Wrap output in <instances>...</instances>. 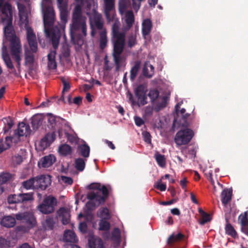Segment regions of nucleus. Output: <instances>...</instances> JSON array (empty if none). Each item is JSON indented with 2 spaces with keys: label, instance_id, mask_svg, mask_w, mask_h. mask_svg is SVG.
Segmentation results:
<instances>
[{
  "label": "nucleus",
  "instance_id": "nucleus-5",
  "mask_svg": "<svg viewBox=\"0 0 248 248\" xmlns=\"http://www.w3.org/2000/svg\"><path fill=\"white\" fill-rule=\"evenodd\" d=\"M57 203V199L55 197L51 196H46L38 206L37 209L43 214H51L54 212Z\"/></svg>",
  "mask_w": 248,
  "mask_h": 248
},
{
  "label": "nucleus",
  "instance_id": "nucleus-35",
  "mask_svg": "<svg viewBox=\"0 0 248 248\" xmlns=\"http://www.w3.org/2000/svg\"><path fill=\"white\" fill-rule=\"evenodd\" d=\"M140 67V62L137 61L135 62L134 65L132 67L130 71V78L132 81H133L137 77L138 72Z\"/></svg>",
  "mask_w": 248,
  "mask_h": 248
},
{
  "label": "nucleus",
  "instance_id": "nucleus-51",
  "mask_svg": "<svg viewBox=\"0 0 248 248\" xmlns=\"http://www.w3.org/2000/svg\"><path fill=\"white\" fill-rule=\"evenodd\" d=\"M19 194L9 195L7 202L9 204L19 203Z\"/></svg>",
  "mask_w": 248,
  "mask_h": 248
},
{
  "label": "nucleus",
  "instance_id": "nucleus-9",
  "mask_svg": "<svg viewBox=\"0 0 248 248\" xmlns=\"http://www.w3.org/2000/svg\"><path fill=\"white\" fill-rule=\"evenodd\" d=\"M31 132L30 126L29 124H27L23 122L19 123L17 132H15V135L13 137H11L12 142L17 143L20 137L27 136L30 134Z\"/></svg>",
  "mask_w": 248,
  "mask_h": 248
},
{
  "label": "nucleus",
  "instance_id": "nucleus-41",
  "mask_svg": "<svg viewBox=\"0 0 248 248\" xmlns=\"http://www.w3.org/2000/svg\"><path fill=\"white\" fill-rule=\"evenodd\" d=\"M103 186H106L104 185L101 186L99 183H93L88 186V188L93 189L92 192H96L99 195H102V188Z\"/></svg>",
  "mask_w": 248,
  "mask_h": 248
},
{
  "label": "nucleus",
  "instance_id": "nucleus-54",
  "mask_svg": "<svg viewBox=\"0 0 248 248\" xmlns=\"http://www.w3.org/2000/svg\"><path fill=\"white\" fill-rule=\"evenodd\" d=\"M167 104V98L166 96H163L162 98L161 102L158 103L155 107V110L158 111L166 107Z\"/></svg>",
  "mask_w": 248,
  "mask_h": 248
},
{
  "label": "nucleus",
  "instance_id": "nucleus-38",
  "mask_svg": "<svg viewBox=\"0 0 248 248\" xmlns=\"http://www.w3.org/2000/svg\"><path fill=\"white\" fill-rule=\"evenodd\" d=\"M185 237V235L181 232H179L176 235H174V234H172L170 236L168 239L167 243L168 244L172 246V244L177 241L182 240Z\"/></svg>",
  "mask_w": 248,
  "mask_h": 248
},
{
  "label": "nucleus",
  "instance_id": "nucleus-6",
  "mask_svg": "<svg viewBox=\"0 0 248 248\" xmlns=\"http://www.w3.org/2000/svg\"><path fill=\"white\" fill-rule=\"evenodd\" d=\"M15 217L17 220L20 221L25 225H27L29 229L34 228L37 224L36 218L31 212L19 213L15 215Z\"/></svg>",
  "mask_w": 248,
  "mask_h": 248
},
{
  "label": "nucleus",
  "instance_id": "nucleus-3",
  "mask_svg": "<svg viewBox=\"0 0 248 248\" xmlns=\"http://www.w3.org/2000/svg\"><path fill=\"white\" fill-rule=\"evenodd\" d=\"M42 8L45 32L47 37L51 38L53 47L56 49L59 45L61 32L58 27L52 28L55 19L54 10L52 5L42 6Z\"/></svg>",
  "mask_w": 248,
  "mask_h": 248
},
{
  "label": "nucleus",
  "instance_id": "nucleus-39",
  "mask_svg": "<svg viewBox=\"0 0 248 248\" xmlns=\"http://www.w3.org/2000/svg\"><path fill=\"white\" fill-rule=\"evenodd\" d=\"M78 150L82 156L85 158H87L89 156L90 148L87 144H83L79 145L78 147Z\"/></svg>",
  "mask_w": 248,
  "mask_h": 248
},
{
  "label": "nucleus",
  "instance_id": "nucleus-29",
  "mask_svg": "<svg viewBox=\"0 0 248 248\" xmlns=\"http://www.w3.org/2000/svg\"><path fill=\"white\" fill-rule=\"evenodd\" d=\"M43 121L42 116L41 114H37L33 115L31 118V124L33 130L38 129L42 124Z\"/></svg>",
  "mask_w": 248,
  "mask_h": 248
},
{
  "label": "nucleus",
  "instance_id": "nucleus-11",
  "mask_svg": "<svg viewBox=\"0 0 248 248\" xmlns=\"http://www.w3.org/2000/svg\"><path fill=\"white\" fill-rule=\"evenodd\" d=\"M86 14L87 15L91 16V15H93V18L90 24H93V27L96 29L99 30H103L104 22L102 18V16L100 14L98 13L96 10L93 8L92 12H89L87 9Z\"/></svg>",
  "mask_w": 248,
  "mask_h": 248
},
{
  "label": "nucleus",
  "instance_id": "nucleus-44",
  "mask_svg": "<svg viewBox=\"0 0 248 248\" xmlns=\"http://www.w3.org/2000/svg\"><path fill=\"white\" fill-rule=\"evenodd\" d=\"M59 152L60 154L67 155H70L72 152V149L70 146L68 144H64L61 145L59 148Z\"/></svg>",
  "mask_w": 248,
  "mask_h": 248
},
{
  "label": "nucleus",
  "instance_id": "nucleus-43",
  "mask_svg": "<svg viewBox=\"0 0 248 248\" xmlns=\"http://www.w3.org/2000/svg\"><path fill=\"white\" fill-rule=\"evenodd\" d=\"M226 233L232 236V237L235 238L237 236V233L233 227L229 223H227L225 226Z\"/></svg>",
  "mask_w": 248,
  "mask_h": 248
},
{
  "label": "nucleus",
  "instance_id": "nucleus-16",
  "mask_svg": "<svg viewBox=\"0 0 248 248\" xmlns=\"http://www.w3.org/2000/svg\"><path fill=\"white\" fill-rule=\"evenodd\" d=\"M13 19L7 20L5 22H2L4 24H6V26L4 28V33L7 41L17 37L12 25Z\"/></svg>",
  "mask_w": 248,
  "mask_h": 248
},
{
  "label": "nucleus",
  "instance_id": "nucleus-2",
  "mask_svg": "<svg viewBox=\"0 0 248 248\" xmlns=\"http://www.w3.org/2000/svg\"><path fill=\"white\" fill-rule=\"evenodd\" d=\"M112 56L115 65V71L118 72L122 66L125 65V59L122 55L124 49L125 34L124 32L119 31L118 23H114L112 28Z\"/></svg>",
  "mask_w": 248,
  "mask_h": 248
},
{
  "label": "nucleus",
  "instance_id": "nucleus-40",
  "mask_svg": "<svg viewBox=\"0 0 248 248\" xmlns=\"http://www.w3.org/2000/svg\"><path fill=\"white\" fill-rule=\"evenodd\" d=\"M125 21L127 28H131L134 22V16L132 11H128L126 13Z\"/></svg>",
  "mask_w": 248,
  "mask_h": 248
},
{
  "label": "nucleus",
  "instance_id": "nucleus-58",
  "mask_svg": "<svg viewBox=\"0 0 248 248\" xmlns=\"http://www.w3.org/2000/svg\"><path fill=\"white\" fill-rule=\"evenodd\" d=\"M202 220L200 222V223L202 225L205 224L211 220L210 215L207 213H203V214L202 215Z\"/></svg>",
  "mask_w": 248,
  "mask_h": 248
},
{
  "label": "nucleus",
  "instance_id": "nucleus-57",
  "mask_svg": "<svg viewBox=\"0 0 248 248\" xmlns=\"http://www.w3.org/2000/svg\"><path fill=\"white\" fill-rule=\"evenodd\" d=\"M112 237L113 240H119L121 237V233L119 229L114 228L112 232Z\"/></svg>",
  "mask_w": 248,
  "mask_h": 248
},
{
  "label": "nucleus",
  "instance_id": "nucleus-19",
  "mask_svg": "<svg viewBox=\"0 0 248 248\" xmlns=\"http://www.w3.org/2000/svg\"><path fill=\"white\" fill-rule=\"evenodd\" d=\"M56 161L55 156L52 154L42 157L38 162L39 168H48L53 165Z\"/></svg>",
  "mask_w": 248,
  "mask_h": 248
},
{
  "label": "nucleus",
  "instance_id": "nucleus-46",
  "mask_svg": "<svg viewBox=\"0 0 248 248\" xmlns=\"http://www.w3.org/2000/svg\"><path fill=\"white\" fill-rule=\"evenodd\" d=\"M25 64H32L34 61V55L30 50L25 51Z\"/></svg>",
  "mask_w": 248,
  "mask_h": 248
},
{
  "label": "nucleus",
  "instance_id": "nucleus-64",
  "mask_svg": "<svg viewBox=\"0 0 248 248\" xmlns=\"http://www.w3.org/2000/svg\"><path fill=\"white\" fill-rule=\"evenodd\" d=\"M161 180H160L159 182L156 183L155 187L157 189H159L161 191H164L166 189V186L165 184H161Z\"/></svg>",
  "mask_w": 248,
  "mask_h": 248
},
{
  "label": "nucleus",
  "instance_id": "nucleus-17",
  "mask_svg": "<svg viewBox=\"0 0 248 248\" xmlns=\"http://www.w3.org/2000/svg\"><path fill=\"white\" fill-rule=\"evenodd\" d=\"M104 0V10L106 18L108 20L110 21L112 19V16L111 15V12L115 8V0Z\"/></svg>",
  "mask_w": 248,
  "mask_h": 248
},
{
  "label": "nucleus",
  "instance_id": "nucleus-25",
  "mask_svg": "<svg viewBox=\"0 0 248 248\" xmlns=\"http://www.w3.org/2000/svg\"><path fill=\"white\" fill-rule=\"evenodd\" d=\"M16 217L11 216L4 217L0 220V224L8 228L13 227L16 223Z\"/></svg>",
  "mask_w": 248,
  "mask_h": 248
},
{
  "label": "nucleus",
  "instance_id": "nucleus-30",
  "mask_svg": "<svg viewBox=\"0 0 248 248\" xmlns=\"http://www.w3.org/2000/svg\"><path fill=\"white\" fill-rule=\"evenodd\" d=\"M34 193L33 192H29L26 193L19 194V203H26L28 202H31L34 200Z\"/></svg>",
  "mask_w": 248,
  "mask_h": 248
},
{
  "label": "nucleus",
  "instance_id": "nucleus-27",
  "mask_svg": "<svg viewBox=\"0 0 248 248\" xmlns=\"http://www.w3.org/2000/svg\"><path fill=\"white\" fill-rule=\"evenodd\" d=\"M35 185V177H31L22 182L21 183V187L26 190H37Z\"/></svg>",
  "mask_w": 248,
  "mask_h": 248
},
{
  "label": "nucleus",
  "instance_id": "nucleus-50",
  "mask_svg": "<svg viewBox=\"0 0 248 248\" xmlns=\"http://www.w3.org/2000/svg\"><path fill=\"white\" fill-rule=\"evenodd\" d=\"M11 175L9 173H3L0 175V187L3 188L2 185L10 180Z\"/></svg>",
  "mask_w": 248,
  "mask_h": 248
},
{
  "label": "nucleus",
  "instance_id": "nucleus-61",
  "mask_svg": "<svg viewBox=\"0 0 248 248\" xmlns=\"http://www.w3.org/2000/svg\"><path fill=\"white\" fill-rule=\"evenodd\" d=\"M144 141L147 143H150L151 142V136L150 134L148 132H144L142 133Z\"/></svg>",
  "mask_w": 248,
  "mask_h": 248
},
{
  "label": "nucleus",
  "instance_id": "nucleus-24",
  "mask_svg": "<svg viewBox=\"0 0 248 248\" xmlns=\"http://www.w3.org/2000/svg\"><path fill=\"white\" fill-rule=\"evenodd\" d=\"M63 240L66 243L74 244L78 241V238L75 232L71 230H66L65 231Z\"/></svg>",
  "mask_w": 248,
  "mask_h": 248
},
{
  "label": "nucleus",
  "instance_id": "nucleus-62",
  "mask_svg": "<svg viewBox=\"0 0 248 248\" xmlns=\"http://www.w3.org/2000/svg\"><path fill=\"white\" fill-rule=\"evenodd\" d=\"M58 7H68L69 0H57Z\"/></svg>",
  "mask_w": 248,
  "mask_h": 248
},
{
  "label": "nucleus",
  "instance_id": "nucleus-26",
  "mask_svg": "<svg viewBox=\"0 0 248 248\" xmlns=\"http://www.w3.org/2000/svg\"><path fill=\"white\" fill-rule=\"evenodd\" d=\"M56 52L55 50L51 51L47 55V66L49 69H55L57 68V63L55 60Z\"/></svg>",
  "mask_w": 248,
  "mask_h": 248
},
{
  "label": "nucleus",
  "instance_id": "nucleus-10",
  "mask_svg": "<svg viewBox=\"0 0 248 248\" xmlns=\"http://www.w3.org/2000/svg\"><path fill=\"white\" fill-rule=\"evenodd\" d=\"M8 41L10 42L9 47L12 57L21 56L22 46L20 39L18 37H15Z\"/></svg>",
  "mask_w": 248,
  "mask_h": 248
},
{
  "label": "nucleus",
  "instance_id": "nucleus-56",
  "mask_svg": "<svg viewBox=\"0 0 248 248\" xmlns=\"http://www.w3.org/2000/svg\"><path fill=\"white\" fill-rule=\"evenodd\" d=\"M10 242L2 237H0V248H8L10 247Z\"/></svg>",
  "mask_w": 248,
  "mask_h": 248
},
{
  "label": "nucleus",
  "instance_id": "nucleus-36",
  "mask_svg": "<svg viewBox=\"0 0 248 248\" xmlns=\"http://www.w3.org/2000/svg\"><path fill=\"white\" fill-rule=\"evenodd\" d=\"M61 80L63 84V89L61 97L58 100V101H63L64 103L65 101L64 100V93L65 92H68L70 88L71 85L69 82L64 77H61Z\"/></svg>",
  "mask_w": 248,
  "mask_h": 248
},
{
  "label": "nucleus",
  "instance_id": "nucleus-15",
  "mask_svg": "<svg viewBox=\"0 0 248 248\" xmlns=\"http://www.w3.org/2000/svg\"><path fill=\"white\" fill-rule=\"evenodd\" d=\"M135 94L138 98L139 106H144L147 103L146 91L143 85L140 84L135 89Z\"/></svg>",
  "mask_w": 248,
  "mask_h": 248
},
{
  "label": "nucleus",
  "instance_id": "nucleus-32",
  "mask_svg": "<svg viewBox=\"0 0 248 248\" xmlns=\"http://www.w3.org/2000/svg\"><path fill=\"white\" fill-rule=\"evenodd\" d=\"M2 121L5 126L3 128V132H1L0 134V137H2V134L3 135L2 136H3L4 134H6L8 131L12 127L14 124L12 118L10 117L4 118L2 119Z\"/></svg>",
  "mask_w": 248,
  "mask_h": 248
},
{
  "label": "nucleus",
  "instance_id": "nucleus-1",
  "mask_svg": "<svg viewBox=\"0 0 248 248\" xmlns=\"http://www.w3.org/2000/svg\"><path fill=\"white\" fill-rule=\"evenodd\" d=\"M86 20V18L82 15L81 7L79 5H77L73 13L70 33L73 43L80 46L83 45L84 37L87 35Z\"/></svg>",
  "mask_w": 248,
  "mask_h": 248
},
{
  "label": "nucleus",
  "instance_id": "nucleus-60",
  "mask_svg": "<svg viewBox=\"0 0 248 248\" xmlns=\"http://www.w3.org/2000/svg\"><path fill=\"white\" fill-rule=\"evenodd\" d=\"M65 137L67 140L71 143H75L77 141L76 138L72 134H70L68 132H65Z\"/></svg>",
  "mask_w": 248,
  "mask_h": 248
},
{
  "label": "nucleus",
  "instance_id": "nucleus-34",
  "mask_svg": "<svg viewBox=\"0 0 248 248\" xmlns=\"http://www.w3.org/2000/svg\"><path fill=\"white\" fill-rule=\"evenodd\" d=\"M99 45L101 49L103 50L107 46L108 44V38L106 30H103L100 32Z\"/></svg>",
  "mask_w": 248,
  "mask_h": 248
},
{
  "label": "nucleus",
  "instance_id": "nucleus-47",
  "mask_svg": "<svg viewBox=\"0 0 248 248\" xmlns=\"http://www.w3.org/2000/svg\"><path fill=\"white\" fill-rule=\"evenodd\" d=\"M148 67L150 70L149 72H146V65L145 64L142 70L143 75L145 77L151 78L153 77L154 74V67L152 64H148Z\"/></svg>",
  "mask_w": 248,
  "mask_h": 248
},
{
  "label": "nucleus",
  "instance_id": "nucleus-22",
  "mask_svg": "<svg viewBox=\"0 0 248 248\" xmlns=\"http://www.w3.org/2000/svg\"><path fill=\"white\" fill-rule=\"evenodd\" d=\"M88 244L90 248H103L104 247L102 240L94 236L89 238Z\"/></svg>",
  "mask_w": 248,
  "mask_h": 248
},
{
  "label": "nucleus",
  "instance_id": "nucleus-14",
  "mask_svg": "<svg viewBox=\"0 0 248 248\" xmlns=\"http://www.w3.org/2000/svg\"><path fill=\"white\" fill-rule=\"evenodd\" d=\"M36 187L37 189L45 190L51 184L49 176L42 175L35 177Z\"/></svg>",
  "mask_w": 248,
  "mask_h": 248
},
{
  "label": "nucleus",
  "instance_id": "nucleus-49",
  "mask_svg": "<svg viewBox=\"0 0 248 248\" xmlns=\"http://www.w3.org/2000/svg\"><path fill=\"white\" fill-rule=\"evenodd\" d=\"M60 12V18L63 22L67 21L68 7H58Z\"/></svg>",
  "mask_w": 248,
  "mask_h": 248
},
{
  "label": "nucleus",
  "instance_id": "nucleus-18",
  "mask_svg": "<svg viewBox=\"0 0 248 248\" xmlns=\"http://www.w3.org/2000/svg\"><path fill=\"white\" fill-rule=\"evenodd\" d=\"M248 212L245 211L241 214L238 218L240 225V229L242 232L248 236Z\"/></svg>",
  "mask_w": 248,
  "mask_h": 248
},
{
  "label": "nucleus",
  "instance_id": "nucleus-23",
  "mask_svg": "<svg viewBox=\"0 0 248 248\" xmlns=\"http://www.w3.org/2000/svg\"><path fill=\"white\" fill-rule=\"evenodd\" d=\"M232 190L229 188H225L221 193V201L222 203L226 206L232 200Z\"/></svg>",
  "mask_w": 248,
  "mask_h": 248
},
{
  "label": "nucleus",
  "instance_id": "nucleus-7",
  "mask_svg": "<svg viewBox=\"0 0 248 248\" xmlns=\"http://www.w3.org/2000/svg\"><path fill=\"white\" fill-rule=\"evenodd\" d=\"M194 135L193 131L190 129L180 130L176 134L174 138L175 142L179 146L186 145L190 141Z\"/></svg>",
  "mask_w": 248,
  "mask_h": 248
},
{
  "label": "nucleus",
  "instance_id": "nucleus-42",
  "mask_svg": "<svg viewBox=\"0 0 248 248\" xmlns=\"http://www.w3.org/2000/svg\"><path fill=\"white\" fill-rule=\"evenodd\" d=\"M97 216L105 220L109 219L110 217L108 209L107 207H104L100 209L97 212Z\"/></svg>",
  "mask_w": 248,
  "mask_h": 248
},
{
  "label": "nucleus",
  "instance_id": "nucleus-48",
  "mask_svg": "<svg viewBox=\"0 0 248 248\" xmlns=\"http://www.w3.org/2000/svg\"><path fill=\"white\" fill-rule=\"evenodd\" d=\"M2 58L5 64L8 69L11 70L14 69V65L8 54L6 53L4 55H3Z\"/></svg>",
  "mask_w": 248,
  "mask_h": 248
},
{
  "label": "nucleus",
  "instance_id": "nucleus-28",
  "mask_svg": "<svg viewBox=\"0 0 248 248\" xmlns=\"http://www.w3.org/2000/svg\"><path fill=\"white\" fill-rule=\"evenodd\" d=\"M59 216L62 217V222L63 225L68 224L70 220V213L64 208H61L58 212Z\"/></svg>",
  "mask_w": 248,
  "mask_h": 248
},
{
  "label": "nucleus",
  "instance_id": "nucleus-37",
  "mask_svg": "<svg viewBox=\"0 0 248 248\" xmlns=\"http://www.w3.org/2000/svg\"><path fill=\"white\" fill-rule=\"evenodd\" d=\"M86 160V159L80 157L76 158L74 161V167L76 170L82 171L85 169Z\"/></svg>",
  "mask_w": 248,
  "mask_h": 248
},
{
  "label": "nucleus",
  "instance_id": "nucleus-45",
  "mask_svg": "<svg viewBox=\"0 0 248 248\" xmlns=\"http://www.w3.org/2000/svg\"><path fill=\"white\" fill-rule=\"evenodd\" d=\"M155 160L157 164L162 168H164L166 166V158L164 155L157 153L155 155Z\"/></svg>",
  "mask_w": 248,
  "mask_h": 248
},
{
  "label": "nucleus",
  "instance_id": "nucleus-63",
  "mask_svg": "<svg viewBox=\"0 0 248 248\" xmlns=\"http://www.w3.org/2000/svg\"><path fill=\"white\" fill-rule=\"evenodd\" d=\"M61 178H62V180L65 184L71 185L73 183V179L71 177H67V176H62L61 177Z\"/></svg>",
  "mask_w": 248,
  "mask_h": 248
},
{
  "label": "nucleus",
  "instance_id": "nucleus-21",
  "mask_svg": "<svg viewBox=\"0 0 248 248\" xmlns=\"http://www.w3.org/2000/svg\"><path fill=\"white\" fill-rule=\"evenodd\" d=\"M152 28V21L148 18L144 20L142 23V34L145 39L147 38L151 31Z\"/></svg>",
  "mask_w": 248,
  "mask_h": 248
},
{
  "label": "nucleus",
  "instance_id": "nucleus-4",
  "mask_svg": "<svg viewBox=\"0 0 248 248\" xmlns=\"http://www.w3.org/2000/svg\"><path fill=\"white\" fill-rule=\"evenodd\" d=\"M102 195H99L96 192H89L87 198L89 201L86 203V207L89 210L95 209L100 204H103L108 197L109 192L106 186L102 188Z\"/></svg>",
  "mask_w": 248,
  "mask_h": 248
},
{
  "label": "nucleus",
  "instance_id": "nucleus-33",
  "mask_svg": "<svg viewBox=\"0 0 248 248\" xmlns=\"http://www.w3.org/2000/svg\"><path fill=\"white\" fill-rule=\"evenodd\" d=\"M46 116L48 123L51 128H54L57 124L60 122L61 120H63L61 117L55 116L51 113H47Z\"/></svg>",
  "mask_w": 248,
  "mask_h": 248
},
{
  "label": "nucleus",
  "instance_id": "nucleus-52",
  "mask_svg": "<svg viewBox=\"0 0 248 248\" xmlns=\"http://www.w3.org/2000/svg\"><path fill=\"white\" fill-rule=\"evenodd\" d=\"M99 230L108 231L110 229V224L107 221L101 220L99 223Z\"/></svg>",
  "mask_w": 248,
  "mask_h": 248
},
{
  "label": "nucleus",
  "instance_id": "nucleus-53",
  "mask_svg": "<svg viewBox=\"0 0 248 248\" xmlns=\"http://www.w3.org/2000/svg\"><path fill=\"white\" fill-rule=\"evenodd\" d=\"M159 93L156 89L151 90L148 93V96L151 99V101L153 103L155 101L159 96Z\"/></svg>",
  "mask_w": 248,
  "mask_h": 248
},
{
  "label": "nucleus",
  "instance_id": "nucleus-59",
  "mask_svg": "<svg viewBox=\"0 0 248 248\" xmlns=\"http://www.w3.org/2000/svg\"><path fill=\"white\" fill-rule=\"evenodd\" d=\"M87 225L86 222H80L79 225V230L83 233H85L87 232Z\"/></svg>",
  "mask_w": 248,
  "mask_h": 248
},
{
  "label": "nucleus",
  "instance_id": "nucleus-13",
  "mask_svg": "<svg viewBox=\"0 0 248 248\" xmlns=\"http://www.w3.org/2000/svg\"><path fill=\"white\" fill-rule=\"evenodd\" d=\"M26 30L27 39L29 46L32 52L35 53L37 52L38 49L36 35L31 27H27Z\"/></svg>",
  "mask_w": 248,
  "mask_h": 248
},
{
  "label": "nucleus",
  "instance_id": "nucleus-20",
  "mask_svg": "<svg viewBox=\"0 0 248 248\" xmlns=\"http://www.w3.org/2000/svg\"><path fill=\"white\" fill-rule=\"evenodd\" d=\"M56 220L52 216H46L45 219L41 222L43 228L47 231L53 230L55 226Z\"/></svg>",
  "mask_w": 248,
  "mask_h": 248
},
{
  "label": "nucleus",
  "instance_id": "nucleus-55",
  "mask_svg": "<svg viewBox=\"0 0 248 248\" xmlns=\"http://www.w3.org/2000/svg\"><path fill=\"white\" fill-rule=\"evenodd\" d=\"M137 43L136 36L135 35L131 34L128 37V46L129 47H132Z\"/></svg>",
  "mask_w": 248,
  "mask_h": 248
},
{
  "label": "nucleus",
  "instance_id": "nucleus-12",
  "mask_svg": "<svg viewBox=\"0 0 248 248\" xmlns=\"http://www.w3.org/2000/svg\"><path fill=\"white\" fill-rule=\"evenodd\" d=\"M56 135L55 132L47 133L39 142L38 148L39 150H45L55 140Z\"/></svg>",
  "mask_w": 248,
  "mask_h": 248
},
{
  "label": "nucleus",
  "instance_id": "nucleus-8",
  "mask_svg": "<svg viewBox=\"0 0 248 248\" xmlns=\"http://www.w3.org/2000/svg\"><path fill=\"white\" fill-rule=\"evenodd\" d=\"M0 17L2 22L13 19L12 6L5 0H0Z\"/></svg>",
  "mask_w": 248,
  "mask_h": 248
},
{
  "label": "nucleus",
  "instance_id": "nucleus-31",
  "mask_svg": "<svg viewBox=\"0 0 248 248\" xmlns=\"http://www.w3.org/2000/svg\"><path fill=\"white\" fill-rule=\"evenodd\" d=\"M12 140L11 137L6 136L5 137V142L3 143V136L0 137V154L3 151L9 149L10 147Z\"/></svg>",
  "mask_w": 248,
  "mask_h": 248
}]
</instances>
